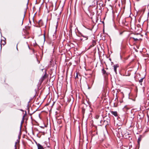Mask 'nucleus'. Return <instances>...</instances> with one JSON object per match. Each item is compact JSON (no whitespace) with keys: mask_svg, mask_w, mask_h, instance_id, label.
<instances>
[{"mask_svg":"<svg viewBox=\"0 0 149 149\" xmlns=\"http://www.w3.org/2000/svg\"><path fill=\"white\" fill-rule=\"evenodd\" d=\"M38 149H44L43 147L39 144H37Z\"/></svg>","mask_w":149,"mask_h":149,"instance_id":"obj_1","label":"nucleus"},{"mask_svg":"<svg viewBox=\"0 0 149 149\" xmlns=\"http://www.w3.org/2000/svg\"><path fill=\"white\" fill-rule=\"evenodd\" d=\"M6 44V42L5 41L3 40H1V46L2 45H4Z\"/></svg>","mask_w":149,"mask_h":149,"instance_id":"obj_2","label":"nucleus"},{"mask_svg":"<svg viewBox=\"0 0 149 149\" xmlns=\"http://www.w3.org/2000/svg\"><path fill=\"white\" fill-rule=\"evenodd\" d=\"M111 113L112 114L115 116H117V113L116 111H111Z\"/></svg>","mask_w":149,"mask_h":149,"instance_id":"obj_3","label":"nucleus"},{"mask_svg":"<svg viewBox=\"0 0 149 149\" xmlns=\"http://www.w3.org/2000/svg\"><path fill=\"white\" fill-rule=\"evenodd\" d=\"M113 67H114V71L116 73V74L117 73L116 69H117V67L116 66V65H114Z\"/></svg>","mask_w":149,"mask_h":149,"instance_id":"obj_4","label":"nucleus"},{"mask_svg":"<svg viewBox=\"0 0 149 149\" xmlns=\"http://www.w3.org/2000/svg\"><path fill=\"white\" fill-rule=\"evenodd\" d=\"M82 36L84 37V38H85L86 39V40H87L88 39V36Z\"/></svg>","mask_w":149,"mask_h":149,"instance_id":"obj_5","label":"nucleus"},{"mask_svg":"<svg viewBox=\"0 0 149 149\" xmlns=\"http://www.w3.org/2000/svg\"><path fill=\"white\" fill-rule=\"evenodd\" d=\"M143 79L142 78L140 79V80H139V81L140 82H142L143 81Z\"/></svg>","mask_w":149,"mask_h":149,"instance_id":"obj_6","label":"nucleus"},{"mask_svg":"<svg viewBox=\"0 0 149 149\" xmlns=\"http://www.w3.org/2000/svg\"><path fill=\"white\" fill-rule=\"evenodd\" d=\"M124 109H128V108H127V107H126V106H125V107H124Z\"/></svg>","mask_w":149,"mask_h":149,"instance_id":"obj_7","label":"nucleus"},{"mask_svg":"<svg viewBox=\"0 0 149 149\" xmlns=\"http://www.w3.org/2000/svg\"><path fill=\"white\" fill-rule=\"evenodd\" d=\"M133 39L135 41H137L138 40V39L137 38H134Z\"/></svg>","mask_w":149,"mask_h":149,"instance_id":"obj_8","label":"nucleus"},{"mask_svg":"<svg viewBox=\"0 0 149 149\" xmlns=\"http://www.w3.org/2000/svg\"><path fill=\"white\" fill-rule=\"evenodd\" d=\"M98 118H99V116H96V118L98 119Z\"/></svg>","mask_w":149,"mask_h":149,"instance_id":"obj_9","label":"nucleus"},{"mask_svg":"<svg viewBox=\"0 0 149 149\" xmlns=\"http://www.w3.org/2000/svg\"><path fill=\"white\" fill-rule=\"evenodd\" d=\"M140 141V140L139 139L138 140V142L139 143V141Z\"/></svg>","mask_w":149,"mask_h":149,"instance_id":"obj_10","label":"nucleus"},{"mask_svg":"<svg viewBox=\"0 0 149 149\" xmlns=\"http://www.w3.org/2000/svg\"><path fill=\"white\" fill-rule=\"evenodd\" d=\"M41 22V21H40L39 22V24H40V22Z\"/></svg>","mask_w":149,"mask_h":149,"instance_id":"obj_11","label":"nucleus"}]
</instances>
